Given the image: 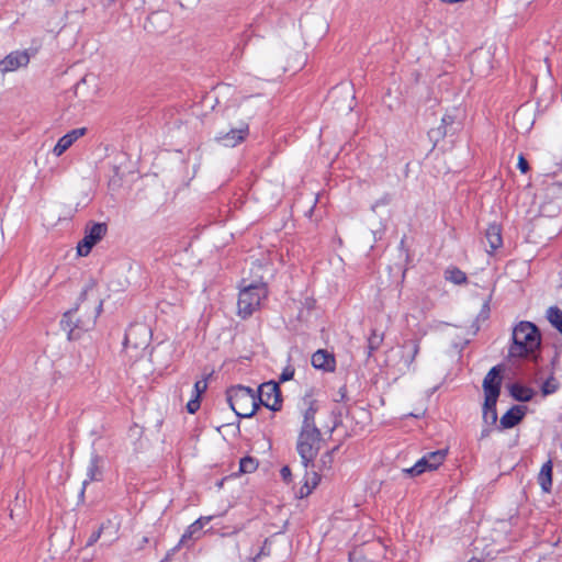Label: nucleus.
<instances>
[{
  "label": "nucleus",
  "mask_w": 562,
  "mask_h": 562,
  "mask_svg": "<svg viewBox=\"0 0 562 562\" xmlns=\"http://www.w3.org/2000/svg\"><path fill=\"white\" fill-rule=\"evenodd\" d=\"M294 376V369L290 366L285 367L280 375L281 382H286L292 380Z\"/></svg>",
  "instance_id": "nucleus-32"
},
{
  "label": "nucleus",
  "mask_w": 562,
  "mask_h": 562,
  "mask_svg": "<svg viewBox=\"0 0 562 562\" xmlns=\"http://www.w3.org/2000/svg\"><path fill=\"white\" fill-rule=\"evenodd\" d=\"M383 340H384V334L378 331L376 329H372V331L368 338V356L369 357L381 347Z\"/></svg>",
  "instance_id": "nucleus-25"
},
{
  "label": "nucleus",
  "mask_w": 562,
  "mask_h": 562,
  "mask_svg": "<svg viewBox=\"0 0 562 562\" xmlns=\"http://www.w3.org/2000/svg\"><path fill=\"white\" fill-rule=\"evenodd\" d=\"M268 296V290L265 282H247L243 279L237 301L238 315L243 318L249 317L254 312L260 308L262 302Z\"/></svg>",
  "instance_id": "nucleus-2"
},
{
  "label": "nucleus",
  "mask_w": 562,
  "mask_h": 562,
  "mask_svg": "<svg viewBox=\"0 0 562 562\" xmlns=\"http://www.w3.org/2000/svg\"><path fill=\"white\" fill-rule=\"evenodd\" d=\"M559 387V383L558 381L553 378V376H550L549 379H547L542 386H541V391L543 393V395H549V394H552L554 393Z\"/></svg>",
  "instance_id": "nucleus-30"
},
{
  "label": "nucleus",
  "mask_w": 562,
  "mask_h": 562,
  "mask_svg": "<svg viewBox=\"0 0 562 562\" xmlns=\"http://www.w3.org/2000/svg\"><path fill=\"white\" fill-rule=\"evenodd\" d=\"M257 469V462L250 457H245L239 462V470L243 473H251Z\"/></svg>",
  "instance_id": "nucleus-29"
},
{
  "label": "nucleus",
  "mask_w": 562,
  "mask_h": 562,
  "mask_svg": "<svg viewBox=\"0 0 562 562\" xmlns=\"http://www.w3.org/2000/svg\"><path fill=\"white\" fill-rule=\"evenodd\" d=\"M501 369L493 367L483 380L484 395L488 405L493 404V402H497L501 392Z\"/></svg>",
  "instance_id": "nucleus-12"
},
{
  "label": "nucleus",
  "mask_w": 562,
  "mask_h": 562,
  "mask_svg": "<svg viewBox=\"0 0 562 562\" xmlns=\"http://www.w3.org/2000/svg\"><path fill=\"white\" fill-rule=\"evenodd\" d=\"M100 458L97 454H93L90 459L88 469H87V479L83 481V486L88 484V482L98 480V475L100 474L99 468ZM85 487H82L81 493H83Z\"/></svg>",
  "instance_id": "nucleus-24"
},
{
  "label": "nucleus",
  "mask_w": 562,
  "mask_h": 562,
  "mask_svg": "<svg viewBox=\"0 0 562 562\" xmlns=\"http://www.w3.org/2000/svg\"><path fill=\"white\" fill-rule=\"evenodd\" d=\"M226 394L231 408L238 417H251L259 406L257 393L250 387L243 385L232 386L227 390Z\"/></svg>",
  "instance_id": "nucleus-3"
},
{
  "label": "nucleus",
  "mask_w": 562,
  "mask_h": 562,
  "mask_svg": "<svg viewBox=\"0 0 562 562\" xmlns=\"http://www.w3.org/2000/svg\"><path fill=\"white\" fill-rule=\"evenodd\" d=\"M212 519V516H204V517H200L199 519H196L194 522H192L188 529L186 530V532L182 535L181 539H180V542L178 544L181 546V544H186V542L189 540V539H192V538H198V533H200L201 529L207 524L210 522Z\"/></svg>",
  "instance_id": "nucleus-19"
},
{
  "label": "nucleus",
  "mask_w": 562,
  "mask_h": 562,
  "mask_svg": "<svg viewBox=\"0 0 562 562\" xmlns=\"http://www.w3.org/2000/svg\"><path fill=\"white\" fill-rule=\"evenodd\" d=\"M86 133V127H79L71 130L70 132L61 136L53 148L54 156L60 157L68 148H70L74 145L75 142H77L80 137L85 136Z\"/></svg>",
  "instance_id": "nucleus-13"
},
{
  "label": "nucleus",
  "mask_w": 562,
  "mask_h": 562,
  "mask_svg": "<svg viewBox=\"0 0 562 562\" xmlns=\"http://www.w3.org/2000/svg\"><path fill=\"white\" fill-rule=\"evenodd\" d=\"M447 450L440 449L428 452L420 458L412 468L404 469L403 472L409 476H417L425 472L437 470L446 460Z\"/></svg>",
  "instance_id": "nucleus-7"
},
{
  "label": "nucleus",
  "mask_w": 562,
  "mask_h": 562,
  "mask_svg": "<svg viewBox=\"0 0 562 562\" xmlns=\"http://www.w3.org/2000/svg\"><path fill=\"white\" fill-rule=\"evenodd\" d=\"M486 240L490 245V252L495 251L503 245L502 229L497 224H491L485 232Z\"/></svg>",
  "instance_id": "nucleus-20"
},
{
  "label": "nucleus",
  "mask_w": 562,
  "mask_h": 562,
  "mask_svg": "<svg viewBox=\"0 0 562 562\" xmlns=\"http://www.w3.org/2000/svg\"><path fill=\"white\" fill-rule=\"evenodd\" d=\"M538 482L544 492H549L551 490L552 462L550 460L542 464L538 475Z\"/></svg>",
  "instance_id": "nucleus-22"
},
{
  "label": "nucleus",
  "mask_w": 562,
  "mask_h": 562,
  "mask_svg": "<svg viewBox=\"0 0 562 562\" xmlns=\"http://www.w3.org/2000/svg\"><path fill=\"white\" fill-rule=\"evenodd\" d=\"M280 474H281L282 479H283L285 482H289V481L291 480V475H292V473H291V469H290L288 465H285V467H283V468L281 469Z\"/></svg>",
  "instance_id": "nucleus-35"
},
{
  "label": "nucleus",
  "mask_w": 562,
  "mask_h": 562,
  "mask_svg": "<svg viewBox=\"0 0 562 562\" xmlns=\"http://www.w3.org/2000/svg\"><path fill=\"white\" fill-rule=\"evenodd\" d=\"M93 325L94 318H82L78 308L66 312L60 321L61 329L67 333L69 340L78 339L83 331L89 330Z\"/></svg>",
  "instance_id": "nucleus-6"
},
{
  "label": "nucleus",
  "mask_w": 562,
  "mask_h": 562,
  "mask_svg": "<svg viewBox=\"0 0 562 562\" xmlns=\"http://www.w3.org/2000/svg\"><path fill=\"white\" fill-rule=\"evenodd\" d=\"M483 419L486 424L494 425L497 422L496 402L488 405L487 400L483 405Z\"/></svg>",
  "instance_id": "nucleus-27"
},
{
  "label": "nucleus",
  "mask_w": 562,
  "mask_h": 562,
  "mask_svg": "<svg viewBox=\"0 0 562 562\" xmlns=\"http://www.w3.org/2000/svg\"><path fill=\"white\" fill-rule=\"evenodd\" d=\"M108 226L104 223H93L86 227L85 236L78 243L77 252L80 256H88L92 247L99 243L106 234Z\"/></svg>",
  "instance_id": "nucleus-9"
},
{
  "label": "nucleus",
  "mask_w": 562,
  "mask_h": 562,
  "mask_svg": "<svg viewBox=\"0 0 562 562\" xmlns=\"http://www.w3.org/2000/svg\"><path fill=\"white\" fill-rule=\"evenodd\" d=\"M549 322L562 334V311L557 306H551L547 311Z\"/></svg>",
  "instance_id": "nucleus-26"
},
{
  "label": "nucleus",
  "mask_w": 562,
  "mask_h": 562,
  "mask_svg": "<svg viewBox=\"0 0 562 562\" xmlns=\"http://www.w3.org/2000/svg\"><path fill=\"white\" fill-rule=\"evenodd\" d=\"M248 125L243 124L238 128H233L226 134L222 135L221 137H218V139L226 147H235L236 145L245 140V138L248 136Z\"/></svg>",
  "instance_id": "nucleus-16"
},
{
  "label": "nucleus",
  "mask_w": 562,
  "mask_h": 562,
  "mask_svg": "<svg viewBox=\"0 0 562 562\" xmlns=\"http://www.w3.org/2000/svg\"><path fill=\"white\" fill-rule=\"evenodd\" d=\"M207 382L205 380H200L194 383V397L200 398L201 394L206 391Z\"/></svg>",
  "instance_id": "nucleus-31"
},
{
  "label": "nucleus",
  "mask_w": 562,
  "mask_h": 562,
  "mask_svg": "<svg viewBox=\"0 0 562 562\" xmlns=\"http://www.w3.org/2000/svg\"><path fill=\"white\" fill-rule=\"evenodd\" d=\"M175 350L173 344H159L151 352V361L161 367H168Z\"/></svg>",
  "instance_id": "nucleus-17"
},
{
  "label": "nucleus",
  "mask_w": 562,
  "mask_h": 562,
  "mask_svg": "<svg viewBox=\"0 0 562 562\" xmlns=\"http://www.w3.org/2000/svg\"><path fill=\"white\" fill-rule=\"evenodd\" d=\"M431 133H437L438 136L443 137L447 134V131H446V128H443V131H441V127H439L437 131H432Z\"/></svg>",
  "instance_id": "nucleus-37"
},
{
  "label": "nucleus",
  "mask_w": 562,
  "mask_h": 562,
  "mask_svg": "<svg viewBox=\"0 0 562 562\" xmlns=\"http://www.w3.org/2000/svg\"><path fill=\"white\" fill-rule=\"evenodd\" d=\"M30 59L31 55L27 49L13 50L0 60V74L4 75L25 68Z\"/></svg>",
  "instance_id": "nucleus-11"
},
{
  "label": "nucleus",
  "mask_w": 562,
  "mask_h": 562,
  "mask_svg": "<svg viewBox=\"0 0 562 562\" xmlns=\"http://www.w3.org/2000/svg\"><path fill=\"white\" fill-rule=\"evenodd\" d=\"M321 481V476L316 471L308 472L306 470L304 475V484L300 488V497H306L312 493V491L318 485Z\"/></svg>",
  "instance_id": "nucleus-21"
},
{
  "label": "nucleus",
  "mask_w": 562,
  "mask_h": 562,
  "mask_svg": "<svg viewBox=\"0 0 562 562\" xmlns=\"http://www.w3.org/2000/svg\"><path fill=\"white\" fill-rule=\"evenodd\" d=\"M297 452L305 469L314 467V460L321 449L319 430H301L297 438Z\"/></svg>",
  "instance_id": "nucleus-5"
},
{
  "label": "nucleus",
  "mask_w": 562,
  "mask_h": 562,
  "mask_svg": "<svg viewBox=\"0 0 562 562\" xmlns=\"http://www.w3.org/2000/svg\"><path fill=\"white\" fill-rule=\"evenodd\" d=\"M420 349L418 339L405 340L398 350L400 360L393 363L398 372L405 373L414 369L413 363Z\"/></svg>",
  "instance_id": "nucleus-8"
},
{
  "label": "nucleus",
  "mask_w": 562,
  "mask_h": 562,
  "mask_svg": "<svg viewBox=\"0 0 562 562\" xmlns=\"http://www.w3.org/2000/svg\"><path fill=\"white\" fill-rule=\"evenodd\" d=\"M256 559H257L256 557H255V558H252V562H256Z\"/></svg>",
  "instance_id": "nucleus-40"
},
{
  "label": "nucleus",
  "mask_w": 562,
  "mask_h": 562,
  "mask_svg": "<svg viewBox=\"0 0 562 562\" xmlns=\"http://www.w3.org/2000/svg\"><path fill=\"white\" fill-rule=\"evenodd\" d=\"M200 408V398L198 397H192L188 403H187V411L190 413V414H194L198 409Z\"/></svg>",
  "instance_id": "nucleus-33"
},
{
  "label": "nucleus",
  "mask_w": 562,
  "mask_h": 562,
  "mask_svg": "<svg viewBox=\"0 0 562 562\" xmlns=\"http://www.w3.org/2000/svg\"><path fill=\"white\" fill-rule=\"evenodd\" d=\"M149 330L145 325L131 326L124 338V352L133 361L142 359L148 347Z\"/></svg>",
  "instance_id": "nucleus-4"
},
{
  "label": "nucleus",
  "mask_w": 562,
  "mask_h": 562,
  "mask_svg": "<svg viewBox=\"0 0 562 562\" xmlns=\"http://www.w3.org/2000/svg\"><path fill=\"white\" fill-rule=\"evenodd\" d=\"M304 405L301 430H319L315 425V415L318 411L317 402L312 398H305Z\"/></svg>",
  "instance_id": "nucleus-15"
},
{
  "label": "nucleus",
  "mask_w": 562,
  "mask_h": 562,
  "mask_svg": "<svg viewBox=\"0 0 562 562\" xmlns=\"http://www.w3.org/2000/svg\"><path fill=\"white\" fill-rule=\"evenodd\" d=\"M452 123V117L449 116V115H446L442 117V124L446 125V124H450Z\"/></svg>",
  "instance_id": "nucleus-38"
},
{
  "label": "nucleus",
  "mask_w": 562,
  "mask_h": 562,
  "mask_svg": "<svg viewBox=\"0 0 562 562\" xmlns=\"http://www.w3.org/2000/svg\"><path fill=\"white\" fill-rule=\"evenodd\" d=\"M517 166H518L519 170H520L522 173L527 172V170H528V168H529V166H528V161L524 158V156H522V155H520V156L518 157V165H517Z\"/></svg>",
  "instance_id": "nucleus-34"
},
{
  "label": "nucleus",
  "mask_w": 562,
  "mask_h": 562,
  "mask_svg": "<svg viewBox=\"0 0 562 562\" xmlns=\"http://www.w3.org/2000/svg\"><path fill=\"white\" fill-rule=\"evenodd\" d=\"M541 336L535 324L520 322L513 329V344L508 353L512 358H525L539 349Z\"/></svg>",
  "instance_id": "nucleus-1"
},
{
  "label": "nucleus",
  "mask_w": 562,
  "mask_h": 562,
  "mask_svg": "<svg viewBox=\"0 0 562 562\" xmlns=\"http://www.w3.org/2000/svg\"><path fill=\"white\" fill-rule=\"evenodd\" d=\"M526 408L524 406H513L508 409L499 420V425L503 429L515 427L525 416Z\"/></svg>",
  "instance_id": "nucleus-18"
},
{
  "label": "nucleus",
  "mask_w": 562,
  "mask_h": 562,
  "mask_svg": "<svg viewBox=\"0 0 562 562\" xmlns=\"http://www.w3.org/2000/svg\"><path fill=\"white\" fill-rule=\"evenodd\" d=\"M157 18H159V14H158V13H154V14H151V16L149 18V20L151 21V20H155V19H157Z\"/></svg>",
  "instance_id": "nucleus-39"
},
{
  "label": "nucleus",
  "mask_w": 562,
  "mask_h": 562,
  "mask_svg": "<svg viewBox=\"0 0 562 562\" xmlns=\"http://www.w3.org/2000/svg\"><path fill=\"white\" fill-rule=\"evenodd\" d=\"M446 279L454 284H462L467 281V276L463 271L453 268L450 270H447L446 272Z\"/></svg>",
  "instance_id": "nucleus-28"
},
{
  "label": "nucleus",
  "mask_w": 562,
  "mask_h": 562,
  "mask_svg": "<svg viewBox=\"0 0 562 562\" xmlns=\"http://www.w3.org/2000/svg\"><path fill=\"white\" fill-rule=\"evenodd\" d=\"M101 530H102V528H100L98 531L93 532L90 536V538L87 542L88 546H92L93 543H95L98 541V539L100 538V535H101Z\"/></svg>",
  "instance_id": "nucleus-36"
},
{
  "label": "nucleus",
  "mask_w": 562,
  "mask_h": 562,
  "mask_svg": "<svg viewBox=\"0 0 562 562\" xmlns=\"http://www.w3.org/2000/svg\"><path fill=\"white\" fill-rule=\"evenodd\" d=\"M312 366L318 370L333 372L336 367L335 357L327 350L319 349L312 356Z\"/></svg>",
  "instance_id": "nucleus-14"
},
{
  "label": "nucleus",
  "mask_w": 562,
  "mask_h": 562,
  "mask_svg": "<svg viewBox=\"0 0 562 562\" xmlns=\"http://www.w3.org/2000/svg\"><path fill=\"white\" fill-rule=\"evenodd\" d=\"M258 404H262L271 411L281 408L280 389L276 382L262 383L258 389Z\"/></svg>",
  "instance_id": "nucleus-10"
},
{
  "label": "nucleus",
  "mask_w": 562,
  "mask_h": 562,
  "mask_svg": "<svg viewBox=\"0 0 562 562\" xmlns=\"http://www.w3.org/2000/svg\"><path fill=\"white\" fill-rule=\"evenodd\" d=\"M510 395L520 402H528L533 396V391L530 387L524 386L521 384L515 383L509 387Z\"/></svg>",
  "instance_id": "nucleus-23"
}]
</instances>
